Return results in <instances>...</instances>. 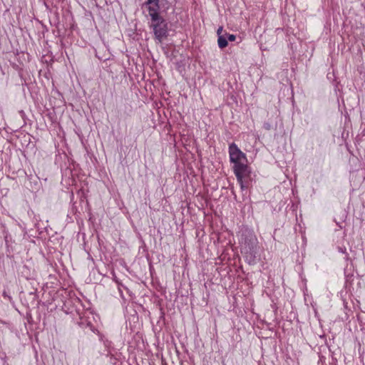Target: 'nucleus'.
Wrapping results in <instances>:
<instances>
[{"label":"nucleus","mask_w":365,"mask_h":365,"mask_svg":"<svg viewBox=\"0 0 365 365\" xmlns=\"http://www.w3.org/2000/svg\"><path fill=\"white\" fill-rule=\"evenodd\" d=\"M264 128L267 130H269L270 128V125L269 123H264Z\"/></svg>","instance_id":"9b49d317"},{"label":"nucleus","mask_w":365,"mask_h":365,"mask_svg":"<svg viewBox=\"0 0 365 365\" xmlns=\"http://www.w3.org/2000/svg\"><path fill=\"white\" fill-rule=\"evenodd\" d=\"M363 6H364V7L365 9V0H364V3L363 4Z\"/></svg>","instance_id":"ddd939ff"},{"label":"nucleus","mask_w":365,"mask_h":365,"mask_svg":"<svg viewBox=\"0 0 365 365\" xmlns=\"http://www.w3.org/2000/svg\"><path fill=\"white\" fill-rule=\"evenodd\" d=\"M222 27H220V28L217 29V34L218 36H222V35H221V32H222Z\"/></svg>","instance_id":"9d476101"},{"label":"nucleus","mask_w":365,"mask_h":365,"mask_svg":"<svg viewBox=\"0 0 365 365\" xmlns=\"http://www.w3.org/2000/svg\"><path fill=\"white\" fill-rule=\"evenodd\" d=\"M150 18L149 28L152 29L154 39L157 43H162L169 35L168 22L161 15L160 10L149 9Z\"/></svg>","instance_id":"7ed1b4c3"},{"label":"nucleus","mask_w":365,"mask_h":365,"mask_svg":"<svg viewBox=\"0 0 365 365\" xmlns=\"http://www.w3.org/2000/svg\"><path fill=\"white\" fill-rule=\"evenodd\" d=\"M87 325H88V327H91V329L93 331H94V330L93 329V325H92V324H91V322H88V323L87 324Z\"/></svg>","instance_id":"f8f14e48"},{"label":"nucleus","mask_w":365,"mask_h":365,"mask_svg":"<svg viewBox=\"0 0 365 365\" xmlns=\"http://www.w3.org/2000/svg\"><path fill=\"white\" fill-rule=\"evenodd\" d=\"M2 296L4 297V299H8L10 302L12 300V297L9 290L4 289L3 291Z\"/></svg>","instance_id":"423d86ee"},{"label":"nucleus","mask_w":365,"mask_h":365,"mask_svg":"<svg viewBox=\"0 0 365 365\" xmlns=\"http://www.w3.org/2000/svg\"><path fill=\"white\" fill-rule=\"evenodd\" d=\"M143 6L146 8L148 11H149L150 9L160 10V0H146Z\"/></svg>","instance_id":"20e7f679"},{"label":"nucleus","mask_w":365,"mask_h":365,"mask_svg":"<svg viewBox=\"0 0 365 365\" xmlns=\"http://www.w3.org/2000/svg\"><path fill=\"white\" fill-rule=\"evenodd\" d=\"M227 38L225 36H220L217 38V44L220 48L222 49L227 46Z\"/></svg>","instance_id":"39448f33"},{"label":"nucleus","mask_w":365,"mask_h":365,"mask_svg":"<svg viewBox=\"0 0 365 365\" xmlns=\"http://www.w3.org/2000/svg\"><path fill=\"white\" fill-rule=\"evenodd\" d=\"M228 151L230 160L234 164L232 167L233 172L237 182L240 185L241 189H247L249 183L245 181L244 178L250 174V170L249 166L246 164V155L240 150L235 143H232L229 145Z\"/></svg>","instance_id":"f257e3e1"},{"label":"nucleus","mask_w":365,"mask_h":365,"mask_svg":"<svg viewBox=\"0 0 365 365\" xmlns=\"http://www.w3.org/2000/svg\"><path fill=\"white\" fill-rule=\"evenodd\" d=\"M337 250L339 252L342 253V254H344L346 255V258L347 259L348 258V254L346 252V249L345 247H337Z\"/></svg>","instance_id":"0eeeda50"},{"label":"nucleus","mask_w":365,"mask_h":365,"mask_svg":"<svg viewBox=\"0 0 365 365\" xmlns=\"http://www.w3.org/2000/svg\"><path fill=\"white\" fill-rule=\"evenodd\" d=\"M227 41H234L236 39V36L234 34H227Z\"/></svg>","instance_id":"6e6552de"},{"label":"nucleus","mask_w":365,"mask_h":365,"mask_svg":"<svg viewBox=\"0 0 365 365\" xmlns=\"http://www.w3.org/2000/svg\"><path fill=\"white\" fill-rule=\"evenodd\" d=\"M240 242L241 253L245 262L249 264H255L257 256L258 240L254 232L247 228L242 230Z\"/></svg>","instance_id":"f03ea898"},{"label":"nucleus","mask_w":365,"mask_h":365,"mask_svg":"<svg viewBox=\"0 0 365 365\" xmlns=\"http://www.w3.org/2000/svg\"><path fill=\"white\" fill-rule=\"evenodd\" d=\"M19 113L20 116H21L23 119H24V117H25V115H26L25 112H24L23 110H19Z\"/></svg>","instance_id":"1a4fd4ad"}]
</instances>
